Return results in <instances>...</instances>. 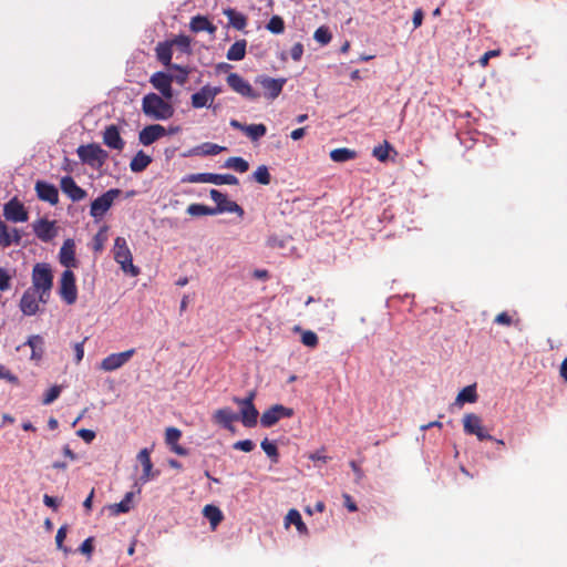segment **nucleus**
Here are the masks:
<instances>
[{
  "label": "nucleus",
  "instance_id": "obj_9",
  "mask_svg": "<svg viewBox=\"0 0 567 567\" xmlns=\"http://www.w3.org/2000/svg\"><path fill=\"white\" fill-rule=\"evenodd\" d=\"M463 429L466 434L475 435L480 441L494 440V437L488 434L482 425L481 417L475 413H467L464 415Z\"/></svg>",
  "mask_w": 567,
  "mask_h": 567
},
{
  "label": "nucleus",
  "instance_id": "obj_62",
  "mask_svg": "<svg viewBox=\"0 0 567 567\" xmlns=\"http://www.w3.org/2000/svg\"><path fill=\"white\" fill-rule=\"evenodd\" d=\"M106 228H102L95 236H94V250L95 251H100L102 250L103 248V244H104V240H105V237L103 236V231L105 230Z\"/></svg>",
  "mask_w": 567,
  "mask_h": 567
},
{
  "label": "nucleus",
  "instance_id": "obj_49",
  "mask_svg": "<svg viewBox=\"0 0 567 567\" xmlns=\"http://www.w3.org/2000/svg\"><path fill=\"white\" fill-rule=\"evenodd\" d=\"M61 391H62L61 385L55 384V385L51 386L44 394V396L42 399V403L44 405L51 404L53 401H55L59 398V395L61 394Z\"/></svg>",
  "mask_w": 567,
  "mask_h": 567
},
{
  "label": "nucleus",
  "instance_id": "obj_1",
  "mask_svg": "<svg viewBox=\"0 0 567 567\" xmlns=\"http://www.w3.org/2000/svg\"><path fill=\"white\" fill-rule=\"evenodd\" d=\"M168 101L169 100H166L156 93H147L142 100V111L146 116L153 120H168L175 112L174 106Z\"/></svg>",
  "mask_w": 567,
  "mask_h": 567
},
{
  "label": "nucleus",
  "instance_id": "obj_42",
  "mask_svg": "<svg viewBox=\"0 0 567 567\" xmlns=\"http://www.w3.org/2000/svg\"><path fill=\"white\" fill-rule=\"evenodd\" d=\"M169 70H174L177 73L173 74V81H175L179 85L186 84L190 70L187 66H182L179 64L171 65Z\"/></svg>",
  "mask_w": 567,
  "mask_h": 567
},
{
  "label": "nucleus",
  "instance_id": "obj_4",
  "mask_svg": "<svg viewBox=\"0 0 567 567\" xmlns=\"http://www.w3.org/2000/svg\"><path fill=\"white\" fill-rule=\"evenodd\" d=\"M182 183H210L215 185H237L239 183V179L231 174L195 173L185 175L182 178Z\"/></svg>",
  "mask_w": 567,
  "mask_h": 567
},
{
  "label": "nucleus",
  "instance_id": "obj_26",
  "mask_svg": "<svg viewBox=\"0 0 567 567\" xmlns=\"http://www.w3.org/2000/svg\"><path fill=\"white\" fill-rule=\"evenodd\" d=\"M24 346L31 348V359L39 361L42 359L44 353V339L40 334H32L24 342Z\"/></svg>",
  "mask_w": 567,
  "mask_h": 567
},
{
  "label": "nucleus",
  "instance_id": "obj_7",
  "mask_svg": "<svg viewBox=\"0 0 567 567\" xmlns=\"http://www.w3.org/2000/svg\"><path fill=\"white\" fill-rule=\"evenodd\" d=\"M121 194L118 188H111L91 203L90 215L94 219L102 218L111 208L114 199Z\"/></svg>",
  "mask_w": 567,
  "mask_h": 567
},
{
  "label": "nucleus",
  "instance_id": "obj_40",
  "mask_svg": "<svg viewBox=\"0 0 567 567\" xmlns=\"http://www.w3.org/2000/svg\"><path fill=\"white\" fill-rule=\"evenodd\" d=\"M251 178L261 185H269L271 183V175L266 165L258 166L252 173Z\"/></svg>",
  "mask_w": 567,
  "mask_h": 567
},
{
  "label": "nucleus",
  "instance_id": "obj_21",
  "mask_svg": "<svg viewBox=\"0 0 567 567\" xmlns=\"http://www.w3.org/2000/svg\"><path fill=\"white\" fill-rule=\"evenodd\" d=\"M103 143L112 150L122 151L124 148L125 142L121 137L118 126L111 124L105 127Z\"/></svg>",
  "mask_w": 567,
  "mask_h": 567
},
{
  "label": "nucleus",
  "instance_id": "obj_37",
  "mask_svg": "<svg viewBox=\"0 0 567 567\" xmlns=\"http://www.w3.org/2000/svg\"><path fill=\"white\" fill-rule=\"evenodd\" d=\"M224 167L233 168L238 173H245L249 169V163L240 156H233L226 159Z\"/></svg>",
  "mask_w": 567,
  "mask_h": 567
},
{
  "label": "nucleus",
  "instance_id": "obj_12",
  "mask_svg": "<svg viewBox=\"0 0 567 567\" xmlns=\"http://www.w3.org/2000/svg\"><path fill=\"white\" fill-rule=\"evenodd\" d=\"M173 74L164 71H158L152 74L150 83L156 89L161 95L166 100H172L174 91L172 87Z\"/></svg>",
  "mask_w": 567,
  "mask_h": 567
},
{
  "label": "nucleus",
  "instance_id": "obj_3",
  "mask_svg": "<svg viewBox=\"0 0 567 567\" xmlns=\"http://www.w3.org/2000/svg\"><path fill=\"white\" fill-rule=\"evenodd\" d=\"M114 259L121 266L123 272L136 277L141 270L133 264V256L124 237H116L114 240Z\"/></svg>",
  "mask_w": 567,
  "mask_h": 567
},
{
  "label": "nucleus",
  "instance_id": "obj_46",
  "mask_svg": "<svg viewBox=\"0 0 567 567\" xmlns=\"http://www.w3.org/2000/svg\"><path fill=\"white\" fill-rule=\"evenodd\" d=\"M389 151H393V147L388 141H384L382 145H378L373 148L372 154L380 162H385L389 158Z\"/></svg>",
  "mask_w": 567,
  "mask_h": 567
},
{
  "label": "nucleus",
  "instance_id": "obj_14",
  "mask_svg": "<svg viewBox=\"0 0 567 567\" xmlns=\"http://www.w3.org/2000/svg\"><path fill=\"white\" fill-rule=\"evenodd\" d=\"M33 233L43 243L51 241L58 234L55 221L47 218H39L32 224Z\"/></svg>",
  "mask_w": 567,
  "mask_h": 567
},
{
  "label": "nucleus",
  "instance_id": "obj_61",
  "mask_svg": "<svg viewBox=\"0 0 567 567\" xmlns=\"http://www.w3.org/2000/svg\"><path fill=\"white\" fill-rule=\"evenodd\" d=\"M494 322L497 324L509 326L512 324V317L506 311H503L495 317Z\"/></svg>",
  "mask_w": 567,
  "mask_h": 567
},
{
  "label": "nucleus",
  "instance_id": "obj_34",
  "mask_svg": "<svg viewBox=\"0 0 567 567\" xmlns=\"http://www.w3.org/2000/svg\"><path fill=\"white\" fill-rule=\"evenodd\" d=\"M357 157V152L347 147L336 148L330 152V158L336 163H344Z\"/></svg>",
  "mask_w": 567,
  "mask_h": 567
},
{
  "label": "nucleus",
  "instance_id": "obj_8",
  "mask_svg": "<svg viewBox=\"0 0 567 567\" xmlns=\"http://www.w3.org/2000/svg\"><path fill=\"white\" fill-rule=\"evenodd\" d=\"M226 81L229 87L243 97L251 101H256L260 97V93L257 92L251 84L238 73H230Z\"/></svg>",
  "mask_w": 567,
  "mask_h": 567
},
{
  "label": "nucleus",
  "instance_id": "obj_13",
  "mask_svg": "<svg viewBox=\"0 0 567 567\" xmlns=\"http://www.w3.org/2000/svg\"><path fill=\"white\" fill-rule=\"evenodd\" d=\"M3 216L7 220L13 223H24L29 218L24 205L17 197L11 198L4 204Z\"/></svg>",
  "mask_w": 567,
  "mask_h": 567
},
{
  "label": "nucleus",
  "instance_id": "obj_15",
  "mask_svg": "<svg viewBox=\"0 0 567 567\" xmlns=\"http://www.w3.org/2000/svg\"><path fill=\"white\" fill-rule=\"evenodd\" d=\"M39 292L34 289L28 288L20 299V310L24 316L31 317L39 312Z\"/></svg>",
  "mask_w": 567,
  "mask_h": 567
},
{
  "label": "nucleus",
  "instance_id": "obj_50",
  "mask_svg": "<svg viewBox=\"0 0 567 567\" xmlns=\"http://www.w3.org/2000/svg\"><path fill=\"white\" fill-rule=\"evenodd\" d=\"M12 245V240L10 239V229L7 224L0 220V246L7 248Z\"/></svg>",
  "mask_w": 567,
  "mask_h": 567
},
{
  "label": "nucleus",
  "instance_id": "obj_32",
  "mask_svg": "<svg viewBox=\"0 0 567 567\" xmlns=\"http://www.w3.org/2000/svg\"><path fill=\"white\" fill-rule=\"evenodd\" d=\"M285 520H286L287 526L290 524H293L300 534L308 535V533H309L308 527L303 523L301 515L297 509H295V508L290 509L288 512Z\"/></svg>",
  "mask_w": 567,
  "mask_h": 567
},
{
  "label": "nucleus",
  "instance_id": "obj_18",
  "mask_svg": "<svg viewBox=\"0 0 567 567\" xmlns=\"http://www.w3.org/2000/svg\"><path fill=\"white\" fill-rule=\"evenodd\" d=\"M34 189L39 199L48 202L51 205L58 204L59 190L53 184L45 181H38Z\"/></svg>",
  "mask_w": 567,
  "mask_h": 567
},
{
  "label": "nucleus",
  "instance_id": "obj_51",
  "mask_svg": "<svg viewBox=\"0 0 567 567\" xmlns=\"http://www.w3.org/2000/svg\"><path fill=\"white\" fill-rule=\"evenodd\" d=\"M66 532H68V526L66 525H62L58 529V533H56V536H55V543H56L58 549H61L65 554H69L70 549L63 545V542H64V539L66 537Z\"/></svg>",
  "mask_w": 567,
  "mask_h": 567
},
{
  "label": "nucleus",
  "instance_id": "obj_38",
  "mask_svg": "<svg viewBox=\"0 0 567 567\" xmlns=\"http://www.w3.org/2000/svg\"><path fill=\"white\" fill-rule=\"evenodd\" d=\"M133 496H134L133 492H127L120 503L111 505L110 509H111L112 514L117 515L121 513L130 512Z\"/></svg>",
  "mask_w": 567,
  "mask_h": 567
},
{
  "label": "nucleus",
  "instance_id": "obj_56",
  "mask_svg": "<svg viewBox=\"0 0 567 567\" xmlns=\"http://www.w3.org/2000/svg\"><path fill=\"white\" fill-rule=\"evenodd\" d=\"M233 447L235 450H239V451L248 453L255 449V443L251 440L246 439V440L237 441L236 443H234Z\"/></svg>",
  "mask_w": 567,
  "mask_h": 567
},
{
  "label": "nucleus",
  "instance_id": "obj_30",
  "mask_svg": "<svg viewBox=\"0 0 567 567\" xmlns=\"http://www.w3.org/2000/svg\"><path fill=\"white\" fill-rule=\"evenodd\" d=\"M216 215L218 214H236L239 217H243L245 215V210L241 206H239L236 202L229 200L227 196L220 202V206L214 207Z\"/></svg>",
  "mask_w": 567,
  "mask_h": 567
},
{
  "label": "nucleus",
  "instance_id": "obj_52",
  "mask_svg": "<svg viewBox=\"0 0 567 567\" xmlns=\"http://www.w3.org/2000/svg\"><path fill=\"white\" fill-rule=\"evenodd\" d=\"M182 436L181 430L176 427H168L166 430L165 442L168 446H172L178 442Z\"/></svg>",
  "mask_w": 567,
  "mask_h": 567
},
{
  "label": "nucleus",
  "instance_id": "obj_36",
  "mask_svg": "<svg viewBox=\"0 0 567 567\" xmlns=\"http://www.w3.org/2000/svg\"><path fill=\"white\" fill-rule=\"evenodd\" d=\"M244 133L250 138L251 142H257L264 137L267 133L265 124H246Z\"/></svg>",
  "mask_w": 567,
  "mask_h": 567
},
{
  "label": "nucleus",
  "instance_id": "obj_43",
  "mask_svg": "<svg viewBox=\"0 0 567 567\" xmlns=\"http://www.w3.org/2000/svg\"><path fill=\"white\" fill-rule=\"evenodd\" d=\"M260 446L266 455L271 460V462L278 463L279 453L275 442H270L268 439H264Z\"/></svg>",
  "mask_w": 567,
  "mask_h": 567
},
{
  "label": "nucleus",
  "instance_id": "obj_29",
  "mask_svg": "<svg viewBox=\"0 0 567 567\" xmlns=\"http://www.w3.org/2000/svg\"><path fill=\"white\" fill-rule=\"evenodd\" d=\"M152 163V157L140 150L130 163L133 173H141Z\"/></svg>",
  "mask_w": 567,
  "mask_h": 567
},
{
  "label": "nucleus",
  "instance_id": "obj_16",
  "mask_svg": "<svg viewBox=\"0 0 567 567\" xmlns=\"http://www.w3.org/2000/svg\"><path fill=\"white\" fill-rule=\"evenodd\" d=\"M135 353V349L124 352L111 353L101 362V369L104 371H114L123 367Z\"/></svg>",
  "mask_w": 567,
  "mask_h": 567
},
{
  "label": "nucleus",
  "instance_id": "obj_24",
  "mask_svg": "<svg viewBox=\"0 0 567 567\" xmlns=\"http://www.w3.org/2000/svg\"><path fill=\"white\" fill-rule=\"evenodd\" d=\"M239 421H241L245 427H255L258 423L259 412L256 409L254 402L246 408H241L239 413Z\"/></svg>",
  "mask_w": 567,
  "mask_h": 567
},
{
  "label": "nucleus",
  "instance_id": "obj_41",
  "mask_svg": "<svg viewBox=\"0 0 567 567\" xmlns=\"http://www.w3.org/2000/svg\"><path fill=\"white\" fill-rule=\"evenodd\" d=\"M476 400H477V393H476L475 384L465 386L457 394V398H456V401L458 403H464V402L474 403Z\"/></svg>",
  "mask_w": 567,
  "mask_h": 567
},
{
  "label": "nucleus",
  "instance_id": "obj_45",
  "mask_svg": "<svg viewBox=\"0 0 567 567\" xmlns=\"http://www.w3.org/2000/svg\"><path fill=\"white\" fill-rule=\"evenodd\" d=\"M313 39L320 44L327 45L331 41L332 34L328 27L321 25L315 31Z\"/></svg>",
  "mask_w": 567,
  "mask_h": 567
},
{
  "label": "nucleus",
  "instance_id": "obj_17",
  "mask_svg": "<svg viewBox=\"0 0 567 567\" xmlns=\"http://www.w3.org/2000/svg\"><path fill=\"white\" fill-rule=\"evenodd\" d=\"M62 192L70 197L73 202H80L86 197V192L81 188L73 177L70 175L63 176L60 182Z\"/></svg>",
  "mask_w": 567,
  "mask_h": 567
},
{
  "label": "nucleus",
  "instance_id": "obj_54",
  "mask_svg": "<svg viewBox=\"0 0 567 567\" xmlns=\"http://www.w3.org/2000/svg\"><path fill=\"white\" fill-rule=\"evenodd\" d=\"M255 398H256V392L255 391H250V392H248L246 398L234 396L233 398V402L235 404L239 405L240 409H241V408H246L249 404H251L254 402Z\"/></svg>",
  "mask_w": 567,
  "mask_h": 567
},
{
  "label": "nucleus",
  "instance_id": "obj_39",
  "mask_svg": "<svg viewBox=\"0 0 567 567\" xmlns=\"http://www.w3.org/2000/svg\"><path fill=\"white\" fill-rule=\"evenodd\" d=\"M187 214L190 216H214L216 215L214 207L206 206L204 204H190L187 207Z\"/></svg>",
  "mask_w": 567,
  "mask_h": 567
},
{
  "label": "nucleus",
  "instance_id": "obj_10",
  "mask_svg": "<svg viewBox=\"0 0 567 567\" xmlns=\"http://www.w3.org/2000/svg\"><path fill=\"white\" fill-rule=\"evenodd\" d=\"M293 413L295 412L291 408H287L282 404H275L261 414L260 424L262 427H271L279 420L291 417Z\"/></svg>",
  "mask_w": 567,
  "mask_h": 567
},
{
  "label": "nucleus",
  "instance_id": "obj_57",
  "mask_svg": "<svg viewBox=\"0 0 567 567\" xmlns=\"http://www.w3.org/2000/svg\"><path fill=\"white\" fill-rule=\"evenodd\" d=\"M0 379H4L12 384H19V378L17 375H14L3 364H0Z\"/></svg>",
  "mask_w": 567,
  "mask_h": 567
},
{
  "label": "nucleus",
  "instance_id": "obj_55",
  "mask_svg": "<svg viewBox=\"0 0 567 567\" xmlns=\"http://www.w3.org/2000/svg\"><path fill=\"white\" fill-rule=\"evenodd\" d=\"M11 287V276L9 272L0 267V291H7Z\"/></svg>",
  "mask_w": 567,
  "mask_h": 567
},
{
  "label": "nucleus",
  "instance_id": "obj_11",
  "mask_svg": "<svg viewBox=\"0 0 567 567\" xmlns=\"http://www.w3.org/2000/svg\"><path fill=\"white\" fill-rule=\"evenodd\" d=\"M257 84H260L265 90V96L269 100L277 99L282 92L284 85L287 82V79L279 78L274 79L268 75H258L255 80Z\"/></svg>",
  "mask_w": 567,
  "mask_h": 567
},
{
  "label": "nucleus",
  "instance_id": "obj_6",
  "mask_svg": "<svg viewBox=\"0 0 567 567\" xmlns=\"http://www.w3.org/2000/svg\"><path fill=\"white\" fill-rule=\"evenodd\" d=\"M59 295L66 305H73L78 299L75 275L71 269L64 270L61 275Z\"/></svg>",
  "mask_w": 567,
  "mask_h": 567
},
{
  "label": "nucleus",
  "instance_id": "obj_5",
  "mask_svg": "<svg viewBox=\"0 0 567 567\" xmlns=\"http://www.w3.org/2000/svg\"><path fill=\"white\" fill-rule=\"evenodd\" d=\"M76 153L84 164L93 167H101L109 157V153L95 143L81 145Z\"/></svg>",
  "mask_w": 567,
  "mask_h": 567
},
{
  "label": "nucleus",
  "instance_id": "obj_47",
  "mask_svg": "<svg viewBox=\"0 0 567 567\" xmlns=\"http://www.w3.org/2000/svg\"><path fill=\"white\" fill-rule=\"evenodd\" d=\"M198 150H200L202 155L214 156V155H217V154L221 153L223 151H225L226 147L219 146V145L210 143V142H206V143H203L198 147Z\"/></svg>",
  "mask_w": 567,
  "mask_h": 567
},
{
  "label": "nucleus",
  "instance_id": "obj_20",
  "mask_svg": "<svg viewBox=\"0 0 567 567\" xmlns=\"http://www.w3.org/2000/svg\"><path fill=\"white\" fill-rule=\"evenodd\" d=\"M167 131L164 126L159 124H152L148 126H145L138 134V141L144 146H148L153 144L158 138L166 135Z\"/></svg>",
  "mask_w": 567,
  "mask_h": 567
},
{
  "label": "nucleus",
  "instance_id": "obj_44",
  "mask_svg": "<svg viewBox=\"0 0 567 567\" xmlns=\"http://www.w3.org/2000/svg\"><path fill=\"white\" fill-rule=\"evenodd\" d=\"M266 29L274 34H281L285 31V21L280 16H272L266 24Z\"/></svg>",
  "mask_w": 567,
  "mask_h": 567
},
{
  "label": "nucleus",
  "instance_id": "obj_22",
  "mask_svg": "<svg viewBox=\"0 0 567 567\" xmlns=\"http://www.w3.org/2000/svg\"><path fill=\"white\" fill-rule=\"evenodd\" d=\"M137 461L141 463L143 467V473L140 476V481L143 484L155 478L159 474L158 471L153 472V463L151 461V454L148 449H143L140 451V453L137 454Z\"/></svg>",
  "mask_w": 567,
  "mask_h": 567
},
{
  "label": "nucleus",
  "instance_id": "obj_25",
  "mask_svg": "<svg viewBox=\"0 0 567 567\" xmlns=\"http://www.w3.org/2000/svg\"><path fill=\"white\" fill-rule=\"evenodd\" d=\"M189 28L193 32L198 33L202 31H206L210 34H214L217 30L216 25H214L207 17L197 14L192 18Z\"/></svg>",
  "mask_w": 567,
  "mask_h": 567
},
{
  "label": "nucleus",
  "instance_id": "obj_58",
  "mask_svg": "<svg viewBox=\"0 0 567 567\" xmlns=\"http://www.w3.org/2000/svg\"><path fill=\"white\" fill-rule=\"evenodd\" d=\"M303 54V45L300 42L295 43L290 49V56L293 61H299Z\"/></svg>",
  "mask_w": 567,
  "mask_h": 567
},
{
  "label": "nucleus",
  "instance_id": "obj_27",
  "mask_svg": "<svg viewBox=\"0 0 567 567\" xmlns=\"http://www.w3.org/2000/svg\"><path fill=\"white\" fill-rule=\"evenodd\" d=\"M155 52H156L157 60L166 68L169 69L171 65L174 64V63H172L173 52H172V43L171 42H168V41L158 42L155 48Z\"/></svg>",
  "mask_w": 567,
  "mask_h": 567
},
{
  "label": "nucleus",
  "instance_id": "obj_64",
  "mask_svg": "<svg viewBox=\"0 0 567 567\" xmlns=\"http://www.w3.org/2000/svg\"><path fill=\"white\" fill-rule=\"evenodd\" d=\"M499 54V51L498 50H489L487 52H485L478 60V63L482 65V66H486L488 64V61L491 60V58L493 56H496Z\"/></svg>",
  "mask_w": 567,
  "mask_h": 567
},
{
  "label": "nucleus",
  "instance_id": "obj_53",
  "mask_svg": "<svg viewBox=\"0 0 567 567\" xmlns=\"http://www.w3.org/2000/svg\"><path fill=\"white\" fill-rule=\"evenodd\" d=\"M301 342L307 347L315 348L318 344L319 339L315 332L308 330L302 333Z\"/></svg>",
  "mask_w": 567,
  "mask_h": 567
},
{
  "label": "nucleus",
  "instance_id": "obj_35",
  "mask_svg": "<svg viewBox=\"0 0 567 567\" xmlns=\"http://www.w3.org/2000/svg\"><path fill=\"white\" fill-rule=\"evenodd\" d=\"M190 100L194 109L212 107L213 102H210V97H208V93L204 86L198 92H195Z\"/></svg>",
  "mask_w": 567,
  "mask_h": 567
},
{
  "label": "nucleus",
  "instance_id": "obj_2",
  "mask_svg": "<svg viewBox=\"0 0 567 567\" xmlns=\"http://www.w3.org/2000/svg\"><path fill=\"white\" fill-rule=\"evenodd\" d=\"M53 287V274L51 266L47 262H38L32 269V286L39 292V300L42 303L49 301L51 289Z\"/></svg>",
  "mask_w": 567,
  "mask_h": 567
},
{
  "label": "nucleus",
  "instance_id": "obj_28",
  "mask_svg": "<svg viewBox=\"0 0 567 567\" xmlns=\"http://www.w3.org/2000/svg\"><path fill=\"white\" fill-rule=\"evenodd\" d=\"M223 13L228 18L229 24L236 30H244L247 25V18L233 8H226Z\"/></svg>",
  "mask_w": 567,
  "mask_h": 567
},
{
  "label": "nucleus",
  "instance_id": "obj_63",
  "mask_svg": "<svg viewBox=\"0 0 567 567\" xmlns=\"http://www.w3.org/2000/svg\"><path fill=\"white\" fill-rule=\"evenodd\" d=\"M43 503L45 506L52 508L53 511H56L60 505L59 498L50 496L48 494L43 496Z\"/></svg>",
  "mask_w": 567,
  "mask_h": 567
},
{
  "label": "nucleus",
  "instance_id": "obj_19",
  "mask_svg": "<svg viewBox=\"0 0 567 567\" xmlns=\"http://www.w3.org/2000/svg\"><path fill=\"white\" fill-rule=\"evenodd\" d=\"M213 421L219 424L223 429L235 432L233 423L239 421L238 413H235L230 408L218 409L213 414Z\"/></svg>",
  "mask_w": 567,
  "mask_h": 567
},
{
  "label": "nucleus",
  "instance_id": "obj_48",
  "mask_svg": "<svg viewBox=\"0 0 567 567\" xmlns=\"http://www.w3.org/2000/svg\"><path fill=\"white\" fill-rule=\"evenodd\" d=\"M172 45L175 44L183 53H190V39L187 35H178L172 42Z\"/></svg>",
  "mask_w": 567,
  "mask_h": 567
},
{
  "label": "nucleus",
  "instance_id": "obj_60",
  "mask_svg": "<svg viewBox=\"0 0 567 567\" xmlns=\"http://www.w3.org/2000/svg\"><path fill=\"white\" fill-rule=\"evenodd\" d=\"M94 547H93V538L92 537H89L86 538L82 544L81 546L79 547V550L84 554V555H91L92 551H93Z\"/></svg>",
  "mask_w": 567,
  "mask_h": 567
},
{
  "label": "nucleus",
  "instance_id": "obj_23",
  "mask_svg": "<svg viewBox=\"0 0 567 567\" xmlns=\"http://www.w3.org/2000/svg\"><path fill=\"white\" fill-rule=\"evenodd\" d=\"M59 260L60 264L66 268L76 267L75 243L73 239L68 238L64 240L59 252Z\"/></svg>",
  "mask_w": 567,
  "mask_h": 567
},
{
  "label": "nucleus",
  "instance_id": "obj_59",
  "mask_svg": "<svg viewBox=\"0 0 567 567\" xmlns=\"http://www.w3.org/2000/svg\"><path fill=\"white\" fill-rule=\"evenodd\" d=\"M76 435L80 436L86 443H91L96 436L95 432L89 429H80L76 432Z\"/></svg>",
  "mask_w": 567,
  "mask_h": 567
},
{
  "label": "nucleus",
  "instance_id": "obj_31",
  "mask_svg": "<svg viewBox=\"0 0 567 567\" xmlns=\"http://www.w3.org/2000/svg\"><path fill=\"white\" fill-rule=\"evenodd\" d=\"M247 41L245 39L237 40L228 49L226 58L229 61H241L246 55Z\"/></svg>",
  "mask_w": 567,
  "mask_h": 567
},
{
  "label": "nucleus",
  "instance_id": "obj_33",
  "mask_svg": "<svg viewBox=\"0 0 567 567\" xmlns=\"http://www.w3.org/2000/svg\"><path fill=\"white\" fill-rule=\"evenodd\" d=\"M203 514L209 520L213 529H215L224 518L223 512L215 505H206L203 509Z\"/></svg>",
  "mask_w": 567,
  "mask_h": 567
}]
</instances>
